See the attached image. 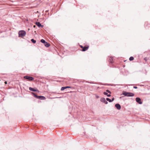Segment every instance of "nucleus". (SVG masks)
I'll return each mask as SVG.
<instances>
[{"label": "nucleus", "mask_w": 150, "mask_h": 150, "mask_svg": "<svg viewBox=\"0 0 150 150\" xmlns=\"http://www.w3.org/2000/svg\"><path fill=\"white\" fill-rule=\"evenodd\" d=\"M106 100L107 101H108L109 102H111V99L109 98H106Z\"/></svg>", "instance_id": "nucleus-19"}, {"label": "nucleus", "mask_w": 150, "mask_h": 150, "mask_svg": "<svg viewBox=\"0 0 150 150\" xmlns=\"http://www.w3.org/2000/svg\"><path fill=\"white\" fill-rule=\"evenodd\" d=\"M148 59L147 57H145L144 58V60L146 61V62L147 60H148Z\"/></svg>", "instance_id": "nucleus-23"}, {"label": "nucleus", "mask_w": 150, "mask_h": 150, "mask_svg": "<svg viewBox=\"0 0 150 150\" xmlns=\"http://www.w3.org/2000/svg\"><path fill=\"white\" fill-rule=\"evenodd\" d=\"M40 42L42 43H43L45 46L47 47H48L50 46V44L49 43L46 42L45 40L43 39H42L40 40Z\"/></svg>", "instance_id": "nucleus-4"}, {"label": "nucleus", "mask_w": 150, "mask_h": 150, "mask_svg": "<svg viewBox=\"0 0 150 150\" xmlns=\"http://www.w3.org/2000/svg\"><path fill=\"white\" fill-rule=\"evenodd\" d=\"M115 107L118 110H120L121 108V106L118 103H116L115 105Z\"/></svg>", "instance_id": "nucleus-11"}, {"label": "nucleus", "mask_w": 150, "mask_h": 150, "mask_svg": "<svg viewBox=\"0 0 150 150\" xmlns=\"http://www.w3.org/2000/svg\"><path fill=\"white\" fill-rule=\"evenodd\" d=\"M140 86H144V85H140Z\"/></svg>", "instance_id": "nucleus-27"}, {"label": "nucleus", "mask_w": 150, "mask_h": 150, "mask_svg": "<svg viewBox=\"0 0 150 150\" xmlns=\"http://www.w3.org/2000/svg\"><path fill=\"white\" fill-rule=\"evenodd\" d=\"M35 27H36V25H33V27L34 28H35Z\"/></svg>", "instance_id": "nucleus-29"}, {"label": "nucleus", "mask_w": 150, "mask_h": 150, "mask_svg": "<svg viewBox=\"0 0 150 150\" xmlns=\"http://www.w3.org/2000/svg\"><path fill=\"white\" fill-rule=\"evenodd\" d=\"M108 61L110 63L112 64L114 63L113 59L112 57H109Z\"/></svg>", "instance_id": "nucleus-12"}, {"label": "nucleus", "mask_w": 150, "mask_h": 150, "mask_svg": "<svg viewBox=\"0 0 150 150\" xmlns=\"http://www.w3.org/2000/svg\"><path fill=\"white\" fill-rule=\"evenodd\" d=\"M106 92H107V93H109V94L111 95V92L110 91H109V90L107 89V90H106Z\"/></svg>", "instance_id": "nucleus-20"}, {"label": "nucleus", "mask_w": 150, "mask_h": 150, "mask_svg": "<svg viewBox=\"0 0 150 150\" xmlns=\"http://www.w3.org/2000/svg\"><path fill=\"white\" fill-rule=\"evenodd\" d=\"M66 88H71V86H65Z\"/></svg>", "instance_id": "nucleus-24"}, {"label": "nucleus", "mask_w": 150, "mask_h": 150, "mask_svg": "<svg viewBox=\"0 0 150 150\" xmlns=\"http://www.w3.org/2000/svg\"><path fill=\"white\" fill-rule=\"evenodd\" d=\"M88 83H89L90 84H97V83H95L94 82H88Z\"/></svg>", "instance_id": "nucleus-22"}, {"label": "nucleus", "mask_w": 150, "mask_h": 150, "mask_svg": "<svg viewBox=\"0 0 150 150\" xmlns=\"http://www.w3.org/2000/svg\"><path fill=\"white\" fill-rule=\"evenodd\" d=\"M103 94L104 95H106L107 96V97H110L111 96V95L110 94H108V93L106 92H103Z\"/></svg>", "instance_id": "nucleus-14"}, {"label": "nucleus", "mask_w": 150, "mask_h": 150, "mask_svg": "<svg viewBox=\"0 0 150 150\" xmlns=\"http://www.w3.org/2000/svg\"><path fill=\"white\" fill-rule=\"evenodd\" d=\"M23 78L24 79H26L28 80L29 81H32L34 79V78L33 77L28 76H25L23 77Z\"/></svg>", "instance_id": "nucleus-5"}, {"label": "nucleus", "mask_w": 150, "mask_h": 150, "mask_svg": "<svg viewBox=\"0 0 150 150\" xmlns=\"http://www.w3.org/2000/svg\"><path fill=\"white\" fill-rule=\"evenodd\" d=\"M103 85L105 86H112V85L111 84H108L107 83H105L104 84H102Z\"/></svg>", "instance_id": "nucleus-16"}, {"label": "nucleus", "mask_w": 150, "mask_h": 150, "mask_svg": "<svg viewBox=\"0 0 150 150\" xmlns=\"http://www.w3.org/2000/svg\"><path fill=\"white\" fill-rule=\"evenodd\" d=\"M135 100L139 104H142V102L141 100V98L139 97H137L136 98Z\"/></svg>", "instance_id": "nucleus-8"}, {"label": "nucleus", "mask_w": 150, "mask_h": 150, "mask_svg": "<svg viewBox=\"0 0 150 150\" xmlns=\"http://www.w3.org/2000/svg\"><path fill=\"white\" fill-rule=\"evenodd\" d=\"M31 94L35 98L37 99L41 100H44L46 99V98L45 96H38L34 92H31Z\"/></svg>", "instance_id": "nucleus-1"}, {"label": "nucleus", "mask_w": 150, "mask_h": 150, "mask_svg": "<svg viewBox=\"0 0 150 150\" xmlns=\"http://www.w3.org/2000/svg\"><path fill=\"white\" fill-rule=\"evenodd\" d=\"M29 90L30 91H32L37 92H39V91L36 88H32L31 87H30L29 88Z\"/></svg>", "instance_id": "nucleus-7"}, {"label": "nucleus", "mask_w": 150, "mask_h": 150, "mask_svg": "<svg viewBox=\"0 0 150 150\" xmlns=\"http://www.w3.org/2000/svg\"><path fill=\"white\" fill-rule=\"evenodd\" d=\"M66 87L65 86H63V87H62L61 88V91H63L66 89L67 88H66Z\"/></svg>", "instance_id": "nucleus-17"}, {"label": "nucleus", "mask_w": 150, "mask_h": 150, "mask_svg": "<svg viewBox=\"0 0 150 150\" xmlns=\"http://www.w3.org/2000/svg\"><path fill=\"white\" fill-rule=\"evenodd\" d=\"M35 24L37 25V26L39 28H42L44 25H41V23L39 22H36L35 23Z\"/></svg>", "instance_id": "nucleus-10"}, {"label": "nucleus", "mask_w": 150, "mask_h": 150, "mask_svg": "<svg viewBox=\"0 0 150 150\" xmlns=\"http://www.w3.org/2000/svg\"><path fill=\"white\" fill-rule=\"evenodd\" d=\"M148 23L147 22H145L144 24V26L146 28V27L148 26Z\"/></svg>", "instance_id": "nucleus-21"}, {"label": "nucleus", "mask_w": 150, "mask_h": 150, "mask_svg": "<svg viewBox=\"0 0 150 150\" xmlns=\"http://www.w3.org/2000/svg\"><path fill=\"white\" fill-rule=\"evenodd\" d=\"M98 96H97V98H98Z\"/></svg>", "instance_id": "nucleus-32"}, {"label": "nucleus", "mask_w": 150, "mask_h": 150, "mask_svg": "<svg viewBox=\"0 0 150 150\" xmlns=\"http://www.w3.org/2000/svg\"><path fill=\"white\" fill-rule=\"evenodd\" d=\"M5 84H6L7 83V82L6 81H5Z\"/></svg>", "instance_id": "nucleus-28"}, {"label": "nucleus", "mask_w": 150, "mask_h": 150, "mask_svg": "<svg viewBox=\"0 0 150 150\" xmlns=\"http://www.w3.org/2000/svg\"><path fill=\"white\" fill-rule=\"evenodd\" d=\"M124 70H123L122 71H120V74L124 76H126V74L124 73Z\"/></svg>", "instance_id": "nucleus-13"}, {"label": "nucleus", "mask_w": 150, "mask_h": 150, "mask_svg": "<svg viewBox=\"0 0 150 150\" xmlns=\"http://www.w3.org/2000/svg\"><path fill=\"white\" fill-rule=\"evenodd\" d=\"M18 37L23 38L25 36L26 34V32L24 30H20L18 31Z\"/></svg>", "instance_id": "nucleus-3"}, {"label": "nucleus", "mask_w": 150, "mask_h": 150, "mask_svg": "<svg viewBox=\"0 0 150 150\" xmlns=\"http://www.w3.org/2000/svg\"><path fill=\"white\" fill-rule=\"evenodd\" d=\"M122 95H124L125 96L133 97L134 96V94L132 93L127 92L125 91H123Z\"/></svg>", "instance_id": "nucleus-2"}, {"label": "nucleus", "mask_w": 150, "mask_h": 150, "mask_svg": "<svg viewBox=\"0 0 150 150\" xmlns=\"http://www.w3.org/2000/svg\"><path fill=\"white\" fill-rule=\"evenodd\" d=\"M129 59L130 61H132L134 59V57L132 56H131L129 58Z\"/></svg>", "instance_id": "nucleus-18"}, {"label": "nucleus", "mask_w": 150, "mask_h": 150, "mask_svg": "<svg viewBox=\"0 0 150 150\" xmlns=\"http://www.w3.org/2000/svg\"><path fill=\"white\" fill-rule=\"evenodd\" d=\"M115 100V98L113 97L112 98V99H111V102Z\"/></svg>", "instance_id": "nucleus-25"}, {"label": "nucleus", "mask_w": 150, "mask_h": 150, "mask_svg": "<svg viewBox=\"0 0 150 150\" xmlns=\"http://www.w3.org/2000/svg\"><path fill=\"white\" fill-rule=\"evenodd\" d=\"M31 42L33 44H35L36 42V41L35 40H34L33 39H32L31 40Z\"/></svg>", "instance_id": "nucleus-15"}, {"label": "nucleus", "mask_w": 150, "mask_h": 150, "mask_svg": "<svg viewBox=\"0 0 150 150\" xmlns=\"http://www.w3.org/2000/svg\"><path fill=\"white\" fill-rule=\"evenodd\" d=\"M52 93H56V92H52Z\"/></svg>", "instance_id": "nucleus-30"}, {"label": "nucleus", "mask_w": 150, "mask_h": 150, "mask_svg": "<svg viewBox=\"0 0 150 150\" xmlns=\"http://www.w3.org/2000/svg\"><path fill=\"white\" fill-rule=\"evenodd\" d=\"M61 97H56V98H60Z\"/></svg>", "instance_id": "nucleus-31"}, {"label": "nucleus", "mask_w": 150, "mask_h": 150, "mask_svg": "<svg viewBox=\"0 0 150 150\" xmlns=\"http://www.w3.org/2000/svg\"><path fill=\"white\" fill-rule=\"evenodd\" d=\"M100 101L106 104H107L108 103V102L107 100H106L104 98H101L100 99Z\"/></svg>", "instance_id": "nucleus-9"}, {"label": "nucleus", "mask_w": 150, "mask_h": 150, "mask_svg": "<svg viewBox=\"0 0 150 150\" xmlns=\"http://www.w3.org/2000/svg\"><path fill=\"white\" fill-rule=\"evenodd\" d=\"M133 87L135 89H137V87L136 86H134Z\"/></svg>", "instance_id": "nucleus-26"}, {"label": "nucleus", "mask_w": 150, "mask_h": 150, "mask_svg": "<svg viewBox=\"0 0 150 150\" xmlns=\"http://www.w3.org/2000/svg\"><path fill=\"white\" fill-rule=\"evenodd\" d=\"M79 46L82 49L81 50H80L84 52L88 50L89 48V47L88 46H83L82 45H80Z\"/></svg>", "instance_id": "nucleus-6"}]
</instances>
